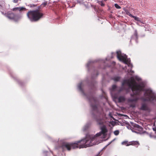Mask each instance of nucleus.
<instances>
[{
    "mask_svg": "<svg viewBox=\"0 0 156 156\" xmlns=\"http://www.w3.org/2000/svg\"><path fill=\"white\" fill-rule=\"evenodd\" d=\"M100 137H85L84 139L75 141L73 143H64L62 144V147L63 149L66 148L68 151L70 150L71 149L86 148L100 143L97 140ZM102 137L105 139L106 137Z\"/></svg>",
    "mask_w": 156,
    "mask_h": 156,
    "instance_id": "1",
    "label": "nucleus"
},
{
    "mask_svg": "<svg viewBox=\"0 0 156 156\" xmlns=\"http://www.w3.org/2000/svg\"><path fill=\"white\" fill-rule=\"evenodd\" d=\"M127 84L133 92V94H130L132 97H134V95H139L140 92L144 90V85L143 83L138 84L133 78L131 77L130 79L124 80L122 83V86Z\"/></svg>",
    "mask_w": 156,
    "mask_h": 156,
    "instance_id": "2",
    "label": "nucleus"
},
{
    "mask_svg": "<svg viewBox=\"0 0 156 156\" xmlns=\"http://www.w3.org/2000/svg\"><path fill=\"white\" fill-rule=\"evenodd\" d=\"M44 14L38 9L30 10L27 14V16L31 22H37L43 17Z\"/></svg>",
    "mask_w": 156,
    "mask_h": 156,
    "instance_id": "3",
    "label": "nucleus"
},
{
    "mask_svg": "<svg viewBox=\"0 0 156 156\" xmlns=\"http://www.w3.org/2000/svg\"><path fill=\"white\" fill-rule=\"evenodd\" d=\"M144 95L146 98L144 100L145 101L156 100V96L153 93L152 90H146Z\"/></svg>",
    "mask_w": 156,
    "mask_h": 156,
    "instance_id": "4",
    "label": "nucleus"
},
{
    "mask_svg": "<svg viewBox=\"0 0 156 156\" xmlns=\"http://www.w3.org/2000/svg\"><path fill=\"white\" fill-rule=\"evenodd\" d=\"M6 16L9 19L12 20L15 22L18 21L21 17L18 15H16L12 12L9 11L5 14Z\"/></svg>",
    "mask_w": 156,
    "mask_h": 156,
    "instance_id": "5",
    "label": "nucleus"
},
{
    "mask_svg": "<svg viewBox=\"0 0 156 156\" xmlns=\"http://www.w3.org/2000/svg\"><path fill=\"white\" fill-rule=\"evenodd\" d=\"M117 56L119 60L122 61L125 64H127L128 63L130 62V60L129 61L127 59V56L125 55L124 56L122 55L121 52L120 51H117L116 52Z\"/></svg>",
    "mask_w": 156,
    "mask_h": 156,
    "instance_id": "6",
    "label": "nucleus"
},
{
    "mask_svg": "<svg viewBox=\"0 0 156 156\" xmlns=\"http://www.w3.org/2000/svg\"><path fill=\"white\" fill-rule=\"evenodd\" d=\"M101 131L96 134L94 136H99L101 135H103V136H106L108 131V129L105 125H103L100 127Z\"/></svg>",
    "mask_w": 156,
    "mask_h": 156,
    "instance_id": "7",
    "label": "nucleus"
},
{
    "mask_svg": "<svg viewBox=\"0 0 156 156\" xmlns=\"http://www.w3.org/2000/svg\"><path fill=\"white\" fill-rule=\"evenodd\" d=\"M139 142L137 141H133L131 142H128V144L126 145V146H128L130 145H134L135 146H137L136 147H137L139 145Z\"/></svg>",
    "mask_w": 156,
    "mask_h": 156,
    "instance_id": "8",
    "label": "nucleus"
},
{
    "mask_svg": "<svg viewBox=\"0 0 156 156\" xmlns=\"http://www.w3.org/2000/svg\"><path fill=\"white\" fill-rule=\"evenodd\" d=\"M94 118L98 124L101 125L103 124V122L101 118H98L97 116H94Z\"/></svg>",
    "mask_w": 156,
    "mask_h": 156,
    "instance_id": "9",
    "label": "nucleus"
},
{
    "mask_svg": "<svg viewBox=\"0 0 156 156\" xmlns=\"http://www.w3.org/2000/svg\"><path fill=\"white\" fill-rule=\"evenodd\" d=\"M138 38V33L136 30H135L133 35L132 36L131 40H134L137 42Z\"/></svg>",
    "mask_w": 156,
    "mask_h": 156,
    "instance_id": "10",
    "label": "nucleus"
},
{
    "mask_svg": "<svg viewBox=\"0 0 156 156\" xmlns=\"http://www.w3.org/2000/svg\"><path fill=\"white\" fill-rule=\"evenodd\" d=\"M27 9L26 8L23 7H16L12 9V10L13 11H16V10H19V11H21L23 10H26Z\"/></svg>",
    "mask_w": 156,
    "mask_h": 156,
    "instance_id": "11",
    "label": "nucleus"
},
{
    "mask_svg": "<svg viewBox=\"0 0 156 156\" xmlns=\"http://www.w3.org/2000/svg\"><path fill=\"white\" fill-rule=\"evenodd\" d=\"M138 98L136 97H135L134 98H129L128 99V102L129 103L134 102H136L138 101Z\"/></svg>",
    "mask_w": 156,
    "mask_h": 156,
    "instance_id": "12",
    "label": "nucleus"
},
{
    "mask_svg": "<svg viewBox=\"0 0 156 156\" xmlns=\"http://www.w3.org/2000/svg\"><path fill=\"white\" fill-rule=\"evenodd\" d=\"M138 132L136 131L135 132L136 133H139L140 134H143L145 133H146V132L145 131H143V128L141 127H140L139 128L137 129Z\"/></svg>",
    "mask_w": 156,
    "mask_h": 156,
    "instance_id": "13",
    "label": "nucleus"
},
{
    "mask_svg": "<svg viewBox=\"0 0 156 156\" xmlns=\"http://www.w3.org/2000/svg\"><path fill=\"white\" fill-rule=\"evenodd\" d=\"M140 109L142 110L147 111L148 110V109L147 105L145 104H144L142 105Z\"/></svg>",
    "mask_w": 156,
    "mask_h": 156,
    "instance_id": "14",
    "label": "nucleus"
},
{
    "mask_svg": "<svg viewBox=\"0 0 156 156\" xmlns=\"http://www.w3.org/2000/svg\"><path fill=\"white\" fill-rule=\"evenodd\" d=\"M119 102H121L124 101L125 100V98L124 96H121L118 98Z\"/></svg>",
    "mask_w": 156,
    "mask_h": 156,
    "instance_id": "15",
    "label": "nucleus"
},
{
    "mask_svg": "<svg viewBox=\"0 0 156 156\" xmlns=\"http://www.w3.org/2000/svg\"><path fill=\"white\" fill-rule=\"evenodd\" d=\"M123 10L125 11L126 15L129 16L131 17L133 16V15L130 13L129 12L127 9H124Z\"/></svg>",
    "mask_w": 156,
    "mask_h": 156,
    "instance_id": "16",
    "label": "nucleus"
},
{
    "mask_svg": "<svg viewBox=\"0 0 156 156\" xmlns=\"http://www.w3.org/2000/svg\"><path fill=\"white\" fill-rule=\"evenodd\" d=\"M16 81L19 84V85H20L21 86H23L24 85V83L21 80H20L19 79H17Z\"/></svg>",
    "mask_w": 156,
    "mask_h": 156,
    "instance_id": "17",
    "label": "nucleus"
},
{
    "mask_svg": "<svg viewBox=\"0 0 156 156\" xmlns=\"http://www.w3.org/2000/svg\"><path fill=\"white\" fill-rule=\"evenodd\" d=\"M121 77L119 76H115L112 78V80L118 82L119 81Z\"/></svg>",
    "mask_w": 156,
    "mask_h": 156,
    "instance_id": "18",
    "label": "nucleus"
},
{
    "mask_svg": "<svg viewBox=\"0 0 156 156\" xmlns=\"http://www.w3.org/2000/svg\"><path fill=\"white\" fill-rule=\"evenodd\" d=\"M132 17L134 19V20L136 21L140 22L141 23H143L140 20V18H139V17L137 16H133V15Z\"/></svg>",
    "mask_w": 156,
    "mask_h": 156,
    "instance_id": "19",
    "label": "nucleus"
},
{
    "mask_svg": "<svg viewBox=\"0 0 156 156\" xmlns=\"http://www.w3.org/2000/svg\"><path fill=\"white\" fill-rule=\"evenodd\" d=\"M87 98L90 101H91L92 100H93L94 101H95V98L92 96L90 97H87Z\"/></svg>",
    "mask_w": 156,
    "mask_h": 156,
    "instance_id": "20",
    "label": "nucleus"
},
{
    "mask_svg": "<svg viewBox=\"0 0 156 156\" xmlns=\"http://www.w3.org/2000/svg\"><path fill=\"white\" fill-rule=\"evenodd\" d=\"M48 4V2L47 1L44 2H43V3L39 6L38 9H39L40 8V7L43 6V7H45L46 5Z\"/></svg>",
    "mask_w": 156,
    "mask_h": 156,
    "instance_id": "21",
    "label": "nucleus"
},
{
    "mask_svg": "<svg viewBox=\"0 0 156 156\" xmlns=\"http://www.w3.org/2000/svg\"><path fill=\"white\" fill-rule=\"evenodd\" d=\"M91 107L93 110H95L97 109V107L95 105H91Z\"/></svg>",
    "mask_w": 156,
    "mask_h": 156,
    "instance_id": "22",
    "label": "nucleus"
},
{
    "mask_svg": "<svg viewBox=\"0 0 156 156\" xmlns=\"http://www.w3.org/2000/svg\"><path fill=\"white\" fill-rule=\"evenodd\" d=\"M82 83H80L78 85V87L79 89L81 91H83V89L82 87Z\"/></svg>",
    "mask_w": 156,
    "mask_h": 156,
    "instance_id": "23",
    "label": "nucleus"
},
{
    "mask_svg": "<svg viewBox=\"0 0 156 156\" xmlns=\"http://www.w3.org/2000/svg\"><path fill=\"white\" fill-rule=\"evenodd\" d=\"M114 133L115 136H117L119 134V131L118 130H116L114 131Z\"/></svg>",
    "mask_w": 156,
    "mask_h": 156,
    "instance_id": "24",
    "label": "nucleus"
},
{
    "mask_svg": "<svg viewBox=\"0 0 156 156\" xmlns=\"http://www.w3.org/2000/svg\"><path fill=\"white\" fill-rule=\"evenodd\" d=\"M114 5L115 7L117 9H120L121 8V7L119 5L117 4H115Z\"/></svg>",
    "mask_w": 156,
    "mask_h": 156,
    "instance_id": "25",
    "label": "nucleus"
},
{
    "mask_svg": "<svg viewBox=\"0 0 156 156\" xmlns=\"http://www.w3.org/2000/svg\"><path fill=\"white\" fill-rule=\"evenodd\" d=\"M117 87V86L115 85H113L112 86V90H114Z\"/></svg>",
    "mask_w": 156,
    "mask_h": 156,
    "instance_id": "26",
    "label": "nucleus"
},
{
    "mask_svg": "<svg viewBox=\"0 0 156 156\" xmlns=\"http://www.w3.org/2000/svg\"><path fill=\"white\" fill-rule=\"evenodd\" d=\"M133 126L135 128H137V129L139 128L140 127V126L139 125L136 124H134Z\"/></svg>",
    "mask_w": 156,
    "mask_h": 156,
    "instance_id": "27",
    "label": "nucleus"
},
{
    "mask_svg": "<svg viewBox=\"0 0 156 156\" xmlns=\"http://www.w3.org/2000/svg\"><path fill=\"white\" fill-rule=\"evenodd\" d=\"M122 144L123 145H126L128 144V142L127 141H123L122 143Z\"/></svg>",
    "mask_w": 156,
    "mask_h": 156,
    "instance_id": "28",
    "label": "nucleus"
},
{
    "mask_svg": "<svg viewBox=\"0 0 156 156\" xmlns=\"http://www.w3.org/2000/svg\"><path fill=\"white\" fill-rule=\"evenodd\" d=\"M130 107L132 108H134L135 107V104L133 103L130 105Z\"/></svg>",
    "mask_w": 156,
    "mask_h": 156,
    "instance_id": "29",
    "label": "nucleus"
},
{
    "mask_svg": "<svg viewBox=\"0 0 156 156\" xmlns=\"http://www.w3.org/2000/svg\"><path fill=\"white\" fill-rule=\"evenodd\" d=\"M29 6L30 7H32L37 6V5H35L34 4H30Z\"/></svg>",
    "mask_w": 156,
    "mask_h": 156,
    "instance_id": "30",
    "label": "nucleus"
},
{
    "mask_svg": "<svg viewBox=\"0 0 156 156\" xmlns=\"http://www.w3.org/2000/svg\"><path fill=\"white\" fill-rule=\"evenodd\" d=\"M124 88L122 87H121L120 88V89H119V92H120L122 91L123 90H124Z\"/></svg>",
    "mask_w": 156,
    "mask_h": 156,
    "instance_id": "31",
    "label": "nucleus"
},
{
    "mask_svg": "<svg viewBox=\"0 0 156 156\" xmlns=\"http://www.w3.org/2000/svg\"><path fill=\"white\" fill-rule=\"evenodd\" d=\"M19 1H21V0H13V2L15 3H18Z\"/></svg>",
    "mask_w": 156,
    "mask_h": 156,
    "instance_id": "32",
    "label": "nucleus"
},
{
    "mask_svg": "<svg viewBox=\"0 0 156 156\" xmlns=\"http://www.w3.org/2000/svg\"><path fill=\"white\" fill-rule=\"evenodd\" d=\"M101 5L102 6L105 5V4L103 3V1H101Z\"/></svg>",
    "mask_w": 156,
    "mask_h": 156,
    "instance_id": "33",
    "label": "nucleus"
},
{
    "mask_svg": "<svg viewBox=\"0 0 156 156\" xmlns=\"http://www.w3.org/2000/svg\"><path fill=\"white\" fill-rule=\"evenodd\" d=\"M60 0H54L53 3H57L58 2H59Z\"/></svg>",
    "mask_w": 156,
    "mask_h": 156,
    "instance_id": "34",
    "label": "nucleus"
},
{
    "mask_svg": "<svg viewBox=\"0 0 156 156\" xmlns=\"http://www.w3.org/2000/svg\"><path fill=\"white\" fill-rule=\"evenodd\" d=\"M153 129L154 131H156V127L153 128Z\"/></svg>",
    "mask_w": 156,
    "mask_h": 156,
    "instance_id": "35",
    "label": "nucleus"
},
{
    "mask_svg": "<svg viewBox=\"0 0 156 156\" xmlns=\"http://www.w3.org/2000/svg\"><path fill=\"white\" fill-rule=\"evenodd\" d=\"M86 136V137H87V136Z\"/></svg>",
    "mask_w": 156,
    "mask_h": 156,
    "instance_id": "36",
    "label": "nucleus"
}]
</instances>
